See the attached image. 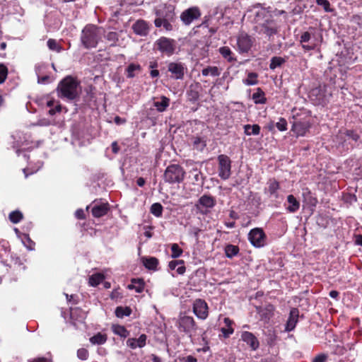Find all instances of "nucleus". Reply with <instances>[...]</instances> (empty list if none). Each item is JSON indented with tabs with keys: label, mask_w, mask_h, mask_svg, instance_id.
Wrapping results in <instances>:
<instances>
[{
	"label": "nucleus",
	"mask_w": 362,
	"mask_h": 362,
	"mask_svg": "<svg viewBox=\"0 0 362 362\" xmlns=\"http://www.w3.org/2000/svg\"><path fill=\"white\" fill-rule=\"evenodd\" d=\"M293 119L291 132L296 137L305 136L312 126L310 116L303 110H293Z\"/></svg>",
	"instance_id": "obj_1"
},
{
	"label": "nucleus",
	"mask_w": 362,
	"mask_h": 362,
	"mask_svg": "<svg viewBox=\"0 0 362 362\" xmlns=\"http://www.w3.org/2000/svg\"><path fill=\"white\" fill-rule=\"evenodd\" d=\"M104 30L93 25H86L81 32V41L86 49L94 48L97 46Z\"/></svg>",
	"instance_id": "obj_2"
},
{
	"label": "nucleus",
	"mask_w": 362,
	"mask_h": 362,
	"mask_svg": "<svg viewBox=\"0 0 362 362\" xmlns=\"http://www.w3.org/2000/svg\"><path fill=\"white\" fill-rule=\"evenodd\" d=\"M58 90L61 98L74 100L78 95V83L73 78L68 76L60 82Z\"/></svg>",
	"instance_id": "obj_3"
},
{
	"label": "nucleus",
	"mask_w": 362,
	"mask_h": 362,
	"mask_svg": "<svg viewBox=\"0 0 362 362\" xmlns=\"http://www.w3.org/2000/svg\"><path fill=\"white\" fill-rule=\"evenodd\" d=\"M322 41V34L316 33L313 29L303 33L300 38V43L305 51H310L318 48Z\"/></svg>",
	"instance_id": "obj_4"
},
{
	"label": "nucleus",
	"mask_w": 362,
	"mask_h": 362,
	"mask_svg": "<svg viewBox=\"0 0 362 362\" xmlns=\"http://www.w3.org/2000/svg\"><path fill=\"white\" fill-rule=\"evenodd\" d=\"M185 171L182 167L178 165H171L168 166L164 173V180L166 182L180 183L185 177Z\"/></svg>",
	"instance_id": "obj_5"
},
{
	"label": "nucleus",
	"mask_w": 362,
	"mask_h": 362,
	"mask_svg": "<svg viewBox=\"0 0 362 362\" xmlns=\"http://www.w3.org/2000/svg\"><path fill=\"white\" fill-rule=\"evenodd\" d=\"M178 329L191 337L195 333L197 327L192 317L180 315L178 319Z\"/></svg>",
	"instance_id": "obj_6"
},
{
	"label": "nucleus",
	"mask_w": 362,
	"mask_h": 362,
	"mask_svg": "<svg viewBox=\"0 0 362 362\" xmlns=\"http://www.w3.org/2000/svg\"><path fill=\"white\" fill-rule=\"evenodd\" d=\"M156 45L157 49L163 54L171 56L174 54L176 48V42L174 40L162 37L159 38Z\"/></svg>",
	"instance_id": "obj_7"
},
{
	"label": "nucleus",
	"mask_w": 362,
	"mask_h": 362,
	"mask_svg": "<svg viewBox=\"0 0 362 362\" xmlns=\"http://www.w3.org/2000/svg\"><path fill=\"white\" fill-rule=\"evenodd\" d=\"M13 139V147L16 148V153L18 156L20 155L21 151H23L32 148L29 144L30 136L23 134L21 132H17L12 136Z\"/></svg>",
	"instance_id": "obj_8"
},
{
	"label": "nucleus",
	"mask_w": 362,
	"mask_h": 362,
	"mask_svg": "<svg viewBox=\"0 0 362 362\" xmlns=\"http://www.w3.org/2000/svg\"><path fill=\"white\" fill-rule=\"evenodd\" d=\"M248 240L255 247H262L266 243V235L262 228H255L250 231Z\"/></svg>",
	"instance_id": "obj_9"
},
{
	"label": "nucleus",
	"mask_w": 362,
	"mask_h": 362,
	"mask_svg": "<svg viewBox=\"0 0 362 362\" xmlns=\"http://www.w3.org/2000/svg\"><path fill=\"white\" fill-rule=\"evenodd\" d=\"M215 204L216 199L213 197L204 194L198 199L195 207L200 213L205 214L208 213Z\"/></svg>",
	"instance_id": "obj_10"
},
{
	"label": "nucleus",
	"mask_w": 362,
	"mask_h": 362,
	"mask_svg": "<svg viewBox=\"0 0 362 362\" xmlns=\"http://www.w3.org/2000/svg\"><path fill=\"white\" fill-rule=\"evenodd\" d=\"M218 160V175L223 180H227L230 176L231 162L230 158L225 155H220Z\"/></svg>",
	"instance_id": "obj_11"
},
{
	"label": "nucleus",
	"mask_w": 362,
	"mask_h": 362,
	"mask_svg": "<svg viewBox=\"0 0 362 362\" xmlns=\"http://www.w3.org/2000/svg\"><path fill=\"white\" fill-rule=\"evenodd\" d=\"M253 40L250 35L245 33H241L237 37V47L240 53L247 52L252 47Z\"/></svg>",
	"instance_id": "obj_12"
},
{
	"label": "nucleus",
	"mask_w": 362,
	"mask_h": 362,
	"mask_svg": "<svg viewBox=\"0 0 362 362\" xmlns=\"http://www.w3.org/2000/svg\"><path fill=\"white\" fill-rule=\"evenodd\" d=\"M193 312L195 315L202 320H205L208 316V305L202 299H196L193 304Z\"/></svg>",
	"instance_id": "obj_13"
},
{
	"label": "nucleus",
	"mask_w": 362,
	"mask_h": 362,
	"mask_svg": "<svg viewBox=\"0 0 362 362\" xmlns=\"http://www.w3.org/2000/svg\"><path fill=\"white\" fill-rule=\"evenodd\" d=\"M157 18L167 20L174 19V6L173 5H161L156 11Z\"/></svg>",
	"instance_id": "obj_14"
},
{
	"label": "nucleus",
	"mask_w": 362,
	"mask_h": 362,
	"mask_svg": "<svg viewBox=\"0 0 362 362\" xmlns=\"http://www.w3.org/2000/svg\"><path fill=\"white\" fill-rule=\"evenodd\" d=\"M200 16L198 8L192 7L185 11L181 15V19L185 25H189L193 21Z\"/></svg>",
	"instance_id": "obj_15"
},
{
	"label": "nucleus",
	"mask_w": 362,
	"mask_h": 362,
	"mask_svg": "<svg viewBox=\"0 0 362 362\" xmlns=\"http://www.w3.org/2000/svg\"><path fill=\"white\" fill-rule=\"evenodd\" d=\"M168 71L175 78L181 79L184 76L185 67L180 63L171 62L168 65Z\"/></svg>",
	"instance_id": "obj_16"
},
{
	"label": "nucleus",
	"mask_w": 362,
	"mask_h": 362,
	"mask_svg": "<svg viewBox=\"0 0 362 362\" xmlns=\"http://www.w3.org/2000/svg\"><path fill=\"white\" fill-rule=\"evenodd\" d=\"M241 339L247 343L252 350H256L259 347V341L256 337L250 332H243L241 333Z\"/></svg>",
	"instance_id": "obj_17"
},
{
	"label": "nucleus",
	"mask_w": 362,
	"mask_h": 362,
	"mask_svg": "<svg viewBox=\"0 0 362 362\" xmlns=\"http://www.w3.org/2000/svg\"><path fill=\"white\" fill-rule=\"evenodd\" d=\"M299 312L296 308H293L290 311L289 317L287 320L285 331L291 332L294 329L298 322Z\"/></svg>",
	"instance_id": "obj_18"
},
{
	"label": "nucleus",
	"mask_w": 362,
	"mask_h": 362,
	"mask_svg": "<svg viewBox=\"0 0 362 362\" xmlns=\"http://www.w3.org/2000/svg\"><path fill=\"white\" fill-rule=\"evenodd\" d=\"M310 97L313 100H315L317 104H323L326 100L324 90L321 87L313 88L310 91Z\"/></svg>",
	"instance_id": "obj_19"
},
{
	"label": "nucleus",
	"mask_w": 362,
	"mask_h": 362,
	"mask_svg": "<svg viewBox=\"0 0 362 362\" xmlns=\"http://www.w3.org/2000/svg\"><path fill=\"white\" fill-rule=\"evenodd\" d=\"M146 336L141 334L138 339L130 338L127 341V345L130 348L135 349L142 348L146 345Z\"/></svg>",
	"instance_id": "obj_20"
},
{
	"label": "nucleus",
	"mask_w": 362,
	"mask_h": 362,
	"mask_svg": "<svg viewBox=\"0 0 362 362\" xmlns=\"http://www.w3.org/2000/svg\"><path fill=\"white\" fill-rule=\"evenodd\" d=\"M132 28L136 34L141 36L146 35L148 31L147 23L142 20L137 21L133 25Z\"/></svg>",
	"instance_id": "obj_21"
},
{
	"label": "nucleus",
	"mask_w": 362,
	"mask_h": 362,
	"mask_svg": "<svg viewBox=\"0 0 362 362\" xmlns=\"http://www.w3.org/2000/svg\"><path fill=\"white\" fill-rule=\"evenodd\" d=\"M108 211V204H95L92 208V214L93 216L99 218L107 214Z\"/></svg>",
	"instance_id": "obj_22"
},
{
	"label": "nucleus",
	"mask_w": 362,
	"mask_h": 362,
	"mask_svg": "<svg viewBox=\"0 0 362 362\" xmlns=\"http://www.w3.org/2000/svg\"><path fill=\"white\" fill-rule=\"evenodd\" d=\"M170 105V99L165 96H161L153 102V106L160 112H164Z\"/></svg>",
	"instance_id": "obj_23"
},
{
	"label": "nucleus",
	"mask_w": 362,
	"mask_h": 362,
	"mask_svg": "<svg viewBox=\"0 0 362 362\" xmlns=\"http://www.w3.org/2000/svg\"><path fill=\"white\" fill-rule=\"evenodd\" d=\"M279 189V184L276 180H270L268 182V187L267 189V193L269 194L270 198L277 199L279 197L278 190Z\"/></svg>",
	"instance_id": "obj_24"
},
{
	"label": "nucleus",
	"mask_w": 362,
	"mask_h": 362,
	"mask_svg": "<svg viewBox=\"0 0 362 362\" xmlns=\"http://www.w3.org/2000/svg\"><path fill=\"white\" fill-rule=\"evenodd\" d=\"M288 206L286 209L291 213L296 212L300 208V202L296 199V198L290 194L287 197Z\"/></svg>",
	"instance_id": "obj_25"
},
{
	"label": "nucleus",
	"mask_w": 362,
	"mask_h": 362,
	"mask_svg": "<svg viewBox=\"0 0 362 362\" xmlns=\"http://www.w3.org/2000/svg\"><path fill=\"white\" fill-rule=\"evenodd\" d=\"M105 279V276L102 273H94L88 278V284L90 286H97Z\"/></svg>",
	"instance_id": "obj_26"
},
{
	"label": "nucleus",
	"mask_w": 362,
	"mask_h": 362,
	"mask_svg": "<svg viewBox=\"0 0 362 362\" xmlns=\"http://www.w3.org/2000/svg\"><path fill=\"white\" fill-rule=\"evenodd\" d=\"M173 20H167V19H163L162 18H156L155 19V25L158 28L159 27H161V26H163V28L166 30H173V25L171 24V21H173Z\"/></svg>",
	"instance_id": "obj_27"
},
{
	"label": "nucleus",
	"mask_w": 362,
	"mask_h": 362,
	"mask_svg": "<svg viewBox=\"0 0 362 362\" xmlns=\"http://www.w3.org/2000/svg\"><path fill=\"white\" fill-rule=\"evenodd\" d=\"M144 265L148 269H156L158 260L156 257H144L142 259Z\"/></svg>",
	"instance_id": "obj_28"
},
{
	"label": "nucleus",
	"mask_w": 362,
	"mask_h": 362,
	"mask_svg": "<svg viewBox=\"0 0 362 362\" xmlns=\"http://www.w3.org/2000/svg\"><path fill=\"white\" fill-rule=\"evenodd\" d=\"M45 64H39L35 66V72L37 76L38 83H47L49 81V77L47 75H40V69L44 68Z\"/></svg>",
	"instance_id": "obj_29"
},
{
	"label": "nucleus",
	"mask_w": 362,
	"mask_h": 362,
	"mask_svg": "<svg viewBox=\"0 0 362 362\" xmlns=\"http://www.w3.org/2000/svg\"><path fill=\"white\" fill-rule=\"evenodd\" d=\"M112 330L115 334L123 338H126L129 334L124 326L119 325H113L112 326Z\"/></svg>",
	"instance_id": "obj_30"
},
{
	"label": "nucleus",
	"mask_w": 362,
	"mask_h": 362,
	"mask_svg": "<svg viewBox=\"0 0 362 362\" xmlns=\"http://www.w3.org/2000/svg\"><path fill=\"white\" fill-rule=\"evenodd\" d=\"M122 32L116 33V32H109L105 37L107 40L110 43V45H116L117 42L119 41V37H122Z\"/></svg>",
	"instance_id": "obj_31"
},
{
	"label": "nucleus",
	"mask_w": 362,
	"mask_h": 362,
	"mask_svg": "<svg viewBox=\"0 0 362 362\" xmlns=\"http://www.w3.org/2000/svg\"><path fill=\"white\" fill-rule=\"evenodd\" d=\"M141 71V66L139 64H130L127 69V76L128 78H133L136 76V73Z\"/></svg>",
	"instance_id": "obj_32"
},
{
	"label": "nucleus",
	"mask_w": 362,
	"mask_h": 362,
	"mask_svg": "<svg viewBox=\"0 0 362 362\" xmlns=\"http://www.w3.org/2000/svg\"><path fill=\"white\" fill-rule=\"evenodd\" d=\"M244 130L247 135H258L260 132V127L258 124H246L244 126Z\"/></svg>",
	"instance_id": "obj_33"
},
{
	"label": "nucleus",
	"mask_w": 362,
	"mask_h": 362,
	"mask_svg": "<svg viewBox=\"0 0 362 362\" xmlns=\"http://www.w3.org/2000/svg\"><path fill=\"white\" fill-rule=\"evenodd\" d=\"M273 307L268 305L265 309H262L259 311L261 319L267 322L272 316Z\"/></svg>",
	"instance_id": "obj_34"
},
{
	"label": "nucleus",
	"mask_w": 362,
	"mask_h": 362,
	"mask_svg": "<svg viewBox=\"0 0 362 362\" xmlns=\"http://www.w3.org/2000/svg\"><path fill=\"white\" fill-rule=\"evenodd\" d=\"M252 99L256 104H264L266 103L264 93L260 88H257V91L253 93Z\"/></svg>",
	"instance_id": "obj_35"
},
{
	"label": "nucleus",
	"mask_w": 362,
	"mask_h": 362,
	"mask_svg": "<svg viewBox=\"0 0 362 362\" xmlns=\"http://www.w3.org/2000/svg\"><path fill=\"white\" fill-rule=\"evenodd\" d=\"M238 252V247L233 245H228L225 248L226 255L228 258H232L237 255Z\"/></svg>",
	"instance_id": "obj_36"
},
{
	"label": "nucleus",
	"mask_w": 362,
	"mask_h": 362,
	"mask_svg": "<svg viewBox=\"0 0 362 362\" xmlns=\"http://www.w3.org/2000/svg\"><path fill=\"white\" fill-rule=\"evenodd\" d=\"M202 75L205 76H217L220 75V71L216 66L206 67L202 70Z\"/></svg>",
	"instance_id": "obj_37"
},
{
	"label": "nucleus",
	"mask_w": 362,
	"mask_h": 362,
	"mask_svg": "<svg viewBox=\"0 0 362 362\" xmlns=\"http://www.w3.org/2000/svg\"><path fill=\"white\" fill-rule=\"evenodd\" d=\"M23 214L20 211H13L9 214L8 218L13 223H18L23 219Z\"/></svg>",
	"instance_id": "obj_38"
},
{
	"label": "nucleus",
	"mask_w": 362,
	"mask_h": 362,
	"mask_svg": "<svg viewBox=\"0 0 362 362\" xmlns=\"http://www.w3.org/2000/svg\"><path fill=\"white\" fill-rule=\"evenodd\" d=\"M107 340L105 334L98 333L90 339V341L93 344H103Z\"/></svg>",
	"instance_id": "obj_39"
},
{
	"label": "nucleus",
	"mask_w": 362,
	"mask_h": 362,
	"mask_svg": "<svg viewBox=\"0 0 362 362\" xmlns=\"http://www.w3.org/2000/svg\"><path fill=\"white\" fill-rule=\"evenodd\" d=\"M243 83L247 86H253L257 83V74L256 73H249L247 78L243 80Z\"/></svg>",
	"instance_id": "obj_40"
},
{
	"label": "nucleus",
	"mask_w": 362,
	"mask_h": 362,
	"mask_svg": "<svg viewBox=\"0 0 362 362\" xmlns=\"http://www.w3.org/2000/svg\"><path fill=\"white\" fill-rule=\"evenodd\" d=\"M131 314V309L125 307H117L115 310V315L117 317L122 318L125 316H129Z\"/></svg>",
	"instance_id": "obj_41"
},
{
	"label": "nucleus",
	"mask_w": 362,
	"mask_h": 362,
	"mask_svg": "<svg viewBox=\"0 0 362 362\" xmlns=\"http://www.w3.org/2000/svg\"><path fill=\"white\" fill-rule=\"evenodd\" d=\"M285 62V59L280 57H274L271 59V63L269 65V68L271 69H275L276 68L280 66Z\"/></svg>",
	"instance_id": "obj_42"
},
{
	"label": "nucleus",
	"mask_w": 362,
	"mask_h": 362,
	"mask_svg": "<svg viewBox=\"0 0 362 362\" xmlns=\"http://www.w3.org/2000/svg\"><path fill=\"white\" fill-rule=\"evenodd\" d=\"M47 44L50 50L60 52L62 49V46L54 39L48 40Z\"/></svg>",
	"instance_id": "obj_43"
},
{
	"label": "nucleus",
	"mask_w": 362,
	"mask_h": 362,
	"mask_svg": "<svg viewBox=\"0 0 362 362\" xmlns=\"http://www.w3.org/2000/svg\"><path fill=\"white\" fill-rule=\"evenodd\" d=\"M192 142L194 147L199 151H202L206 146V141L199 137L193 138Z\"/></svg>",
	"instance_id": "obj_44"
},
{
	"label": "nucleus",
	"mask_w": 362,
	"mask_h": 362,
	"mask_svg": "<svg viewBox=\"0 0 362 362\" xmlns=\"http://www.w3.org/2000/svg\"><path fill=\"white\" fill-rule=\"evenodd\" d=\"M219 52L224 58L227 59L228 61L233 60V57H231L232 52L229 47H222L219 48Z\"/></svg>",
	"instance_id": "obj_45"
},
{
	"label": "nucleus",
	"mask_w": 362,
	"mask_h": 362,
	"mask_svg": "<svg viewBox=\"0 0 362 362\" xmlns=\"http://www.w3.org/2000/svg\"><path fill=\"white\" fill-rule=\"evenodd\" d=\"M163 207L160 204L155 203L151 207V212L157 217L162 214Z\"/></svg>",
	"instance_id": "obj_46"
},
{
	"label": "nucleus",
	"mask_w": 362,
	"mask_h": 362,
	"mask_svg": "<svg viewBox=\"0 0 362 362\" xmlns=\"http://www.w3.org/2000/svg\"><path fill=\"white\" fill-rule=\"evenodd\" d=\"M171 250H172L171 257L173 258L179 257L182 253V250L179 247V245L177 244H175V243L172 245Z\"/></svg>",
	"instance_id": "obj_47"
},
{
	"label": "nucleus",
	"mask_w": 362,
	"mask_h": 362,
	"mask_svg": "<svg viewBox=\"0 0 362 362\" xmlns=\"http://www.w3.org/2000/svg\"><path fill=\"white\" fill-rule=\"evenodd\" d=\"M70 315H71V317L72 319H75V317L77 315H80L81 319L79 320V321L81 322H83V320L85 319V315H86L85 313L82 310H79L78 308L72 309L71 310Z\"/></svg>",
	"instance_id": "obj_48"
},
{
	"label": "nucleus",
	"mask_w": 362,
	"mask_h": 362,
	"mask_svg": "<svg viewBox=\"0 0 362 362\" xmlns=\"http://www.w3.org/2000/svg\"><path fill=\"white\" fill-rule=\"evenodd\" d=\"M276 127L279 131H286L287 129V122L284 118L281 117L276 123Z\"/></svg>",
	"instance_id": "obj_49"
},
{
	"label": "nucleus",
	"mask_w": 362,
	"mask_h": 362,
	"mask_svg": "<svg viewBox=\"0 0 362 362\" xmlns=\"http://www.w3.org/2000/svg\"><path fill=\"white\" fill-rule=\"evenodd\" d=\"M7 74V68L3 64H0V83H2L5 81Z\"/></svg>",
	"instance_id": "obj_50"
},
{
	"label": "nucleus",
	"mask_w": 362,
	"mask_h": 362,
	"mask_svg": "<svg viewBox=\"0 0 362 362\" xmlns=\"http://www.w3.org/2000/svg\"><path fill=\"white\" fill-rule=\"evenodd\" d=\"M88 352L86 349H79L77 351V356L81 360H86L88 358Z\"/></svg>",
	"instance_id": "obj_51"
},
{
	"label": "nucleus",
	"mask_w": 362,
	"mask_h": 362,
	"mask_svg": "<svg viewBox=\"0 0 362 362\" xmlns=\"http://www.w3.org/2000/svg\"><path fill=\"white\" fill-rule=\"evenodd\" d=\"M182 264H184L182 260H173L169 262L168 267L170 269L174 270L177 269V266Z\"/></svg>",
	"instance_id": "obj_52"
},
{
	"label": "nucleus",
	"mask_w": 362,
	"mask_h": 362,
	"mask_svg": "<svg viewBox=\"0 0 362 362\" xmlns=\"http://www.w3.org/2000/svg\"><path fill=\"white\" fill-rule=\"evenodd\" d=\"M139 284L137 286L134 285H129V288H134L137 293H141L144 290V283L143 281L139 280L138 281Z\"/></svg>",
	"instance_id": "obj_53"
},
{
	"label": "nucleus",
	"mask_w": 362,
	"mask_h": 362,
	"mask_svg": "<svg viewBox=\"0 0 362 362\" xmlns=\"http://www.w3.org/2000/svg\"><path fill=\"white\" fill-rule=\"evenodd\" d=\"M318 5L323 6L326 11H329V2L327 0H316Z\"/></svg>",
	"instance_id": "obj_54"
},
{
	"label": "nucleus",
	"mask_w": 362,
	"mask_h": 362,
	"mask_svg": "<svg viewBox=\"0 0 362 362\" xmlns=\"http://www.w3.org/2000/svg\"><path fill=\"white\" fill-rule=\"evenodd\" d=\"M53 123L52 120L47 118H42L38 120L37 124L40 126H49Z\"/></svg>",
	"instance_id": "obj_55"
},
{
	"label": "nucleus",
	"mask_w": 362,
	"mask_h": 362,
	"mask_svg": "<svg viewBox=\"0 0 362 362\" xmlns=\"http://www.w3.org/2000/svg\"><path fill=\"white\" fill-rule=\"evenodd\" d=\"M346 135L354 141H357L359 139V135L353 131H346Z\"/></svg>",
	"instance_id": "obj_56"
},
{
	"label": "nucleus",
	"mask_w": 362,
	"mask_h": 362,
	"mask_svg": "<svg viewBox=\"0 0 362 362\" xmlns=\"http://www.w3.org/2000/svg\"><path fill=\"white\" fill-rule=\"evenodd\" d=\"M221 331H222L223 334H224V336L226 337H228L229 335H230L233 333L234 330L232 327H227V328H222Z\"/></svg>",
	"instance_id": "obj_57"
},
{
	"label": "nucleus",
	"mask_w": 362,
	"mask_h": 362,
	"mask_svg": "<svg viewBox=\"0 0 362 362\" xmlns=\"http://www.w3.org/2000/svg\"><path fill=\"white\" fill-rule=\"evenodd\" d=\"M327 358L325 354H320L315 357L313 362H325Z\"/></svg>",
	"instance_id": "obj_58"
},
{
	"label": "nucleus",
	"mask_w": 362,
	"mask_h": 362,
	"mask_svg": "<svg viewBox=\"0 0 362 362\" xmlns=\"http://www.w3.org/2000/svg\"><path fill=\"white\" fill-rule=\"evenodd\" d=\"M75 216L78 219H83L85 218L84 211L83 209H78L75 213Z\"/></svg>",
	"instance_id": "obj_59"
},
{
	"label": "nucleus",
	"mask_w": 362,
	"mask_h": 362,
	"mask_svg": "<svg viewBox=\"0 0 362 362\" xmlns=\"http://www.w3.org/2000/svg\"><path fill=\"white\" fill-rule=\"evenodd\" d=\"M61 110V105L57 104L55 107L54 109L53 108H51L49 110V114L50 115H54L57 112H59Z\"/></svg>",
	"instance_id": "obj_60"
},
{
	"label": "nucleus",
	"mask_w": 362,
	"mask_h": 362,
	"mask_svg": "<svg viewBox=\"0 0 362 362\" xmlns=\"http://www.w3.org/2000/svg\"><path fill=\"white\" fill-rule=\"evenodd\" d=\"M181 362H197V359L192 356H188L186 358H182Z\"/></svg>",
	"instance_id": "obj_61"
},
{
	"label": "nucleus",
	"mask_w": 362,
	"mask_h": 362,
	"mask_svg": "<svg viewBox=\"0 0 362 362\" xmlns=\"http://www.w3.org/2000/svg\"><path fill=\"white\" fill-rule=\"evenodd\" d=\"M176 270L179 274H183L185 272V267L183 265V264H180L177 266Z\"/></svg>",
	"instance_id": "obj_62"
},
{
	"label": "nucleus",
	"mask_w": 362,
	"mask_h": 362,
	"mask_svg": "<svg viewBox=\"0 0 362 362\" xmlns=\"http://www.w3.org/2000/svg\"><path fill=\"white\" fill-rule=\"evenodd\" d=\"M125 119H122L119 117H115V122L117 124H124L125 122Z\"/></svg>",
	"instance_id": "obj_63"
},
{
	"label": "nucleus",
	"mask_w": 362,
	"mask_h": 362,
	"mask_svg": "<svg viewBox=\"0 0 362 362\" xmlns=\"http://www.w3.org/2000/svg\"><path fill=\"white\" fill-rule=\"evenodd\" d=\"M29 362H49V361L45 358H38L31 360Z\"/></svg>",
	"instance_id": "obj_64"
}]
</instances>
